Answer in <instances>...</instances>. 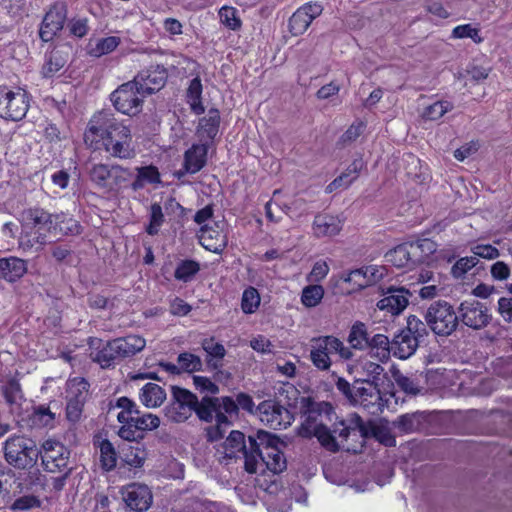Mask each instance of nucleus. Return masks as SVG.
Here are the masks:
<instances>
[{
  "label": "nucleus",
  "instance_id": "64",
  "mask_svg": "<svg viewBox=\"0 0 512 512\" xmlns=\"http://www.w3.org/2000/svg\"><path fill=\"white\" fill-rule=\"evenodd\" d=\"M310 358L315 367L320 370H328L331 366V359L326 355V352L321 350L315 343L312 345Z\"/></svg>",
  "mask_w": 512,
  "mask_h": 512
},
{
  "label": "nucleus",
  "instance_id": "48",
  "mask_svg": "<svg viewBox=\"0 0 512 512\" xmlns=\"http://www.w3.org/2000/svg\"><path fill=\"white\" fill-rule=\"evenodd\" d=\"M279 395L280 398L277 402L283 405L284 408H289L294 413L298 406H301V399L304 397L300 396L299 390L293 385H290L287 388H281Z\"/></svg>",
  "mask_w": 512,
  "mask_h": 512
},
{
  "label": "nucleus",
  "instance_id": "20",
  "mask_svg": "<svg viewBox=\"0 0 512 512\" xmlns=\"http://www.w3.org/2000/svg\"><path fill=\"white\" fill-rule=\"evenodd\" d=\"M411 293L404 287L390 286L386 295L378 301L377 307L391 315H399L408 305Z\"/></svg>",
  "mask_w": 512,
  "mask_h": 512
},
{
  "label": "nucleus",
  "instance_id": "10",
  "mask_svg": "<svg viewBox=\"0 0 512 512\" xmlns=\"http://www.w3.org/2000/svg\"><path fill=\"white\" fill-rule=\"evenodd\" d=\"M459 323L473 329L481 330L487 327L492 315L486 304L478 300H465L461 302L457 308Z\"/></svg>",
  "mask_w": 512,
  "mask_h": 512
},
{
  "label": "nucleus",
  "instance_id": "42",
  "mask_svg": "<svg viewBox=\"0 0 512 512\" xmlns=\"http://www.w3.org/2000/svg\"><path fill=\"white\" fill-rule=\"evenodd\" d=\"M111 166L97 163L88 168L90 181L100 189L108 191Z\"/></svg>",
  "mask_w": 512,
  "mask_h": 512
},
{
  "label": "nucleus",
  "instance_id": "44",
  "mask_svg": "<svg viewBox=\"0 0 512 512\" xmlns=\"http://www.w3.org/2000/svg\"><path fill=\"white\" fill-rule=\"evenodd\" d=\"M121 43V39L117 36H108L98 39L95 46L88 45V54L91 57L99 58L103 55L113 52Z\"/></svg>",
  "mask_w": 512,
  "mask_h": 512
},
{
  "label": "nucleus",
  "instance_id": "30",
  "mask_svg": "<svg viewBox=\"0 0 512 512\" xmlns=\"http://www.w3.org/2000/svg\"><path fill=\"white\" fill-rule=\"evenodd\" d=\"M2 395L10 408V412L19 413L25 400L21 385L15 378L9 379L1 387Z\"/></svg>",
  "mask_w": 512,
  "mask_h": 512
},
{
  "label": "nucleus",
  "instance_id": "62",
  "mask_svg": "<svg viewBox=\"0 0 512 512\" xmlns=\"http://www.w3.org/2000/svg\"><path fill=\"white\" fill-rule=\"evenodd\" d=\"M221 22L228 28L236 30L241 26V21L237 15V10L233 7L224 6L219 10Z\"/></svg>",
  "mask_w": 512,
  "mask_h": 512
},
{
  "label": "nucleus",
  "instance_id": "56",
  "mask_svg": "<svg viewBox=\"0 0 512 512\" xmlns=\"http://www.w3.org/2000/svg\"><path fill=\"white\" fill-rule=\"evenodd\" d=\"M427 322H423L420 318L415 315H410L407 318V325L403 330H405L410 335L416 337L418 341L423 340L426 336H428L427 330Z\"/></svg>",
  "mask_w": 512,
  "mask_h": 512
},
{
  "label": "nucleus",
  "instance_id": "37",
  "mask_svg": "<svg viewBox=\"0 0 512 512\" xmlns=\"http://www.w3.org/2000/svg\"><path fill=\"white\" fill-rule=\"evenodd\" d=\"M425 418L424 412L407 413L399 416L393 422V426L402 433H412L421 428Z\"/></svg>",
  "mask_w": 512,
  "mask_h": 512
},
{
  "label": "nucleus",
  "instance_id": "8",
  "mask_svg": "<svg viewBox=\"0 0 512 512\" xmlns=\"http://www.w3.org/2000/svg\"><path fill=\"white\" fill-rule=\"evenodd\" d=\"M250 450L245 445V435L238 430L230 432L224 442V453L227 458L237 457V453H241L245 459V470L248 473H256V435H249Z\"/></svg>",
  "mask_w": 512,
  "mask_h": 512
},
{
  "label": "nucleus",
  "instance_id": "26",
  "mask_svg": "<svg viewBox=\"0 0 512 512\" xmlns=\"http://www.w3.org/2000/svg\"><path fill=\"white\" fill-rule=\"evenodd\" d=\"M207 144H194L184 154V168L187 173L195 174L206 164Z\"/></svg>",
  "mask_w": 512,
  "mask_h": 512
},
{
  "label": "nucleus",
  "instance_id": "38",
  "mask_svg": "<svg viewBox=\"0 0 512 512\" xmlns=\"http://www.w3.org/2000/svg\"><path fill=\"white\" fill-rule=\"evenodd\" d=\"M386 261L397 268L412 269V259L410 256L408 242H404L385 254Z\"/></svg>",
  "mask_w": 512,
  "mask_h": 512
},
{
  "label": "nucleus",
  "instance_id": "47",
  "mask_svg": "<svg viewBox=\"0 0 512 512\" xmlns=\"http://www.w3.org/2000/svg\"><path fill=\"white\" fill-rule=\"evenodd\" d=\"M310 24V18L306 12L298 8L289 18L288 28L293 36H299L307 30Z\"/></svg>",
  "mask_w": 512,
  "mask_h": 512
},
{
  "label": "nucleus",
  "instance_id": "54",
  "mask_svg": "<svg viewBox=\"0 0 512 512\" xmlns=\"http://www.w3.org/2000/svg\"><path fill=\"white\" fill-rule=\"evenodd\" d=\"M341 279L344 282L353 284V288L351 290H348L347 293L359 291L369 286V281H367L364 267L352 270L347 274H343L341 276Z\"/></svg>",
  "mask_w": 512,
  "mask_h": 512
},
{
  "label": "nucleus",
  "instance_id": "3",
  "mask_svg": "<svg viewBox=\"0 0 512 512\" xmlns=\"http://www.w3.org/2000/svg\"><path fill=\"white\" fill-rule=\"evenodd\" d=\"M430 330L437 336L448 337L459 326L457 310L445 300H437L430 304L424 315Z\"/></svg>",
  "mask_w": 512,
  "mask_h": 512
},
{
  "label": "nucleus",
  "instance_id": "5",
  "mask_svg": "<svg viewBox=\"0 0 512 512\" xmlns=\"http://www.w3.org/2000/svg\"><path fill=\"white\" fill-rule=\"evenodd\" d=\"M284 446V442L277 435L258 429V458L261 460V465L271 471L273 476L286 467V460L281 450Z\"/></svg>",
  "mask_w": 512,
  "mask_h": 512
},
{
  "label": "nucleus",
  "instance_id": "58",
  "mask_svg": "<svg viewBox=\"0 0 512 512\" xmlns=\"http://www.w3.org/2000/svg\"><path fill=\"white\" fill-rule=\"evenodd\" d=\"M452 108V103L448 101H436L425 108L422 116L426 120L435 121L440 119L446 112L450 111Z\"/></svg>",
  "mask_w": 512,
  "mask_h": 512
},
{
  "label": "nucleus",
  "instance_id": "28",
  "mask_svg": "<svg viewBox=\"0 0 512 512\" xmlns=\"http://www.w3.org/2000/svg\"><path fill=\"white\" fill-rule=\"evenodd\" d=\"M109 181V192H120L126 188H131L134 180V171L128 167L115 164L111 165Z\"/></svg>",
  "mask_w": 512,
  "mask_h": 512
},
{
  "label": "nucleus",
  "instance_id": "60",
  "mask_svg": "<svg viewBox=\"0 0 512 512\" xmlns=\"http://www.w3.org/2000/svg\"><path fill=\"white\" fill-rule=\"evenodd\" d=\"M164 222V214L159 203H153L150 207V222L146 227L147 234L154 236L158 234L161 225Z\"/></svg>",
  "mask_w": 512,
  "mask_h": 512
},
{
  "label": "nucleus",
  "instance_id": "16",
  "mask_svg": "<svg viewBox=\"0 0 512 512\" xmlns=\"http://www.w3.org/2000/svg\"><path fill=\"white\" fill-rule=\"evenodd\" d=\"M167 78V69L163 65L155 64L139 71L133 80L146 97L160 91L165 86Z\"/></svg>",
  "mask_w": 512,
  "mask_h": 512
},
{
  "label": "nucleus",
  "instance_id": "40",
  "mask_svg": "<svg viewBox=\"0 0 512 512\" xmlns=\"http://www.w3.org/2000/svg\"><path fill=\"white\" fill-rule=\"evenodd\" d=\"M202 91L201 79L197 76L190 81L186 91L187 102L190 104L191 110L197 115L205 111L202 104Z\"/></svg>",
  "mask_w": 512,
  "mask_h": 512
},
{
  "label": "nucleus",
  "instance_id": "63",
  "mask_svg": "<svg viewBox=\"0 0 512 512\" xmlns=\"http://www.w3.org/2000/svg\"><path fill=\"white\" fill-rule=\"evenodd\" d=\"M454 38H471L475 43H481L483 38L479 35V30L473 28L470 24L459 25L452 31Z\"/></svg>",
  "mask_w": 512,
  "mask_h": 512
},
{
  "label": "nucleus",
  "instance_id": "18",
  "mask_svg": "<svg viewBox=\"0 0 512 512\" xmlns=\"http://www.w3.org/2000/svg\"><path fill=\"white\" fill-rule=\"evenodd\" d=\"M357 432L363 439L377 436L375 427L371 423L366 424L357 413L350 414L347 418L335 424L333 429V433L338 434L344 440L351 434L356 435Z\"/></svg>",
  "mask_w": 512,
  "mask_h": 512
},
{
  "label": "nucleus",
  "instance_id": "45",
  "mask_svg": "<svg viewBox=\"0 0 512 512\" xmlns=\"http://www.w3.org/2000/svg\"><path fill=\"white\" fill-rule=\"evenodd\" d=\"M200 271V264L191 259L181 260L175 269L174 277L184 283L190 282Z\"/></svg>",
  "mask_w": 512,
  "mask_h": 512
},
{
  "label": "nucleus",
  "instance_id": "57",
  "mask_svg": "<svg viewBox=\"0 0 512 512\" xmlns=\"http://www.w3.org/2000/svg\"><path fill=\"white\" fill-rule=\"evenodd\" d=\"M479 264V259L473 256H466L458 259L451 268V274L456 279H462L468 271Z\"/></svg>",
  "mask_w": 512,
  "mask_h": 512
},
{
  "label": "nucleus",
  "instance_id": "34",
  "mask_svg": "<svg viewBox=\"0 0 512 512\" xmlns=\"http://www.w3.org/2000/svg\"><path fill=\"white\" fill-rule=\"evenodd\" d=\"M166 399L165 390L155 383L145 384L140 393V400L147 408H156L163 404Z\"/></svg>",
  "mask_w": 512,
  "mask_h": 512
},
{
  "label": "nucleus",
  "instance_id": "1",
  "mask_svg": "<svg viewBox=\"0 0 512 512\" xmlns=\"http://www.w3.org/2000/svg\"><path fill=\"white\" fill-rule=\"evenodd\" d=\"M231 414L237 410L230 396L211 397L204 396L201 400L190 390L171 386V402L165 408L166 417L175 423L185 422L194 412L200 421L211 423L215 418L216 425L206 429L209 442L222 439L228 427L232 425L227 416L221 411Z\"/></svg>",
  "mask_w": 512,
  "mask_h": 512
},
{
  "label": "nucleus",
  "instance_id": "13",
  "mask_svg": "<svg viewBox=\"0 0 512 512\" xmlns=\"http://www.w3.org/2000/svg\"><path fill=\"white\" fill-rule=\"evenodd\" d=\"M159 426L160 419L158 416L151 413L142 415L139 413L130 419L129 425L121 426L117 434L123 440L140 442L144 439L147 431L155 430Z\"/></svg>",
  "mask_w": 512,
  "mask_h": 512
},
{
  "label": "nucleus",
  "instance_id": "33",
  "mask_svg": "<svg viewBox=\"0 0 512 512\" xmlns=\"http://www.w3.org/2000/svg\"><path fill=\"white\" fill-rule=\"evenodd\" d=\"M220 113L218 109L211 108L207 115L200 119L198 134L201 138L212 141L219 132Z\"/></svg>",
  "mask_w": 512,
  "mask_h": 512
},
{
  "label": "nucleus",
  "instance_id": "2",
  "mask_svg": "<svg viewBox=\"0 0 512 512\" xmlns=\"http://www.w3.org/2000/svg\"><path fill=\"white\" fill-rule=\"evenodd\" d=\"M99 140H102L104 150L114 158L135 157L130 129L119 122L110 110L94 114L84 133V141L89 146H93Z\"/></svg>",
  "mask_w": 512,
  "mask_h": 512
},
{
  "label": "nucleus",
  "instance_id": "21",
  "mask_svg": "<svg viewBox=\"0 0 512 512\" xmlns=\"http://www.w3.org/2000/svg\"><path fill=\"white\" fill-rule=\"evenodd\" d=\"M28 270V262L16 256L0 258V278L14 283L21 279Z\"/></svg>",
  "mask_w": 512,
  "mask_h": 512
},
{
  "label": "nucleus",
  "instance_id": "29",
  "mask_svg": "<svg viewBox=\"0 0 512 512\" xmlns=\"http://www.w3.org/2000/svg\"><path fill=\"white\" fill-rule=\"evenodd\" d=\"M25 220L39 230L53 231L57 223L56 214H51L42 208H29L24 211Z\"/></svg>",
  "mask_w": 512,
  "mask_h": 512
},
{
  "label": "nucleus",
  "instance_id": "59",
  "mask_svg": "<svg viewBox=\"0 0 512 512\" xmlns=\"http://www.w3.org/2000/svg\"><path fill=\"white\" fill-rule=\"evenodd\" d=\"M84 401V397L81 393L68 400L66 406V416L70 422L75 423L80 420L84 407Z\"/></svg>",
  "mask_w": 512,
  "mask_h": 512
},
{
  "label": "nucleus",
  "instance_id": "49",
  "mask_svg": "<svg viewBox=\"0 0 512 512\" xmlns=\"http://www.w3.org/2000/svg\"><path fill=\"white\" fill-rule=\"evenodd\" d=\"M57 223H55L53 231H59L62 235H79L82 227L78 221L68 218L65 214H56Z\"/></svg>",
  "mask_w": 512,
  "mask_h": 512
},
{
  "label": "nucleus",
  "instance_id": "43",
  "mask_svg": "<svg viewBox=\"0 0 512 512\" xmlns=\"http://www.w3.org/2000/svg\"><path fill=\"white\" fill-rule=\"evenodd\" d=\"M391 375L396 385L407 395L416 396L423 390L414 378L404 375L399 369L393 368Z\"/></svg>",
  "mask_w": 512,
  "mask_h": 512
},
{
  "label": "nucleus",
  "instance_id": "52",
  "mask_svg": "<svg viewBox=\"0 0 512 512\" xmlns=\"http://www.w3.org/2000/svg\"><path fill=\"white\" fill-rule=\"evenodd\" d=\"M324 296V289L321 285H308L303 288L301 301L305 307L317 306Z\"/></svg>",
  "mask_w": 512,
  "mask_h": 512
},
{
  "label": "nucleus",
  "instance_id": "25",
  "mask_svg": "<svg viewBox=\"0 0 512 512\" xmlns=\"http://www.w3.org/2000/svg\"><path fill=\"white\" fill-rule=\"evenodd\" d=\"M419 342L415 336L401 329L392 339L393 355L402 360L408 359L416 352Z\"/></svg>",
  "mask_w": 512,
  "mask_h": 512
},
{
  "label": "nucleus",
  "instance_id": "14",
  "mask_svg": "<svg viewBox=\"0 0 512 512\" xmlns=\"http://www.w3.org/2000/svg\"><path fill=\"white\" fill-rule=\"evenodd\" d=\"M42 465L47 472H61L67 468L70 452L60 442L46 440L40 450Z\"/></svg>",
  "mask_w": 512,
  "mask_h": 512
},
{
  "label": "nucleus",
  "instance_id": "23",
  "mask_svg": "<svg viewBox=\"0 0 512 512\" xmlns=\"http://www.w3.org/2000/svg\"><path fill=\"white\" fill-rule=\"evenodd\" d=\"M412 265L429 263L430 257L437 251L438 245L431 239H418L408 242Z\"/></svg>",
  "mask_w": 512,
  "mask_h": 512
},
{
  "label": "nucleus",
  "instance_id": "39",
  "mask_svg": "<svg viewBox=\"0 0 512 512\" xmlns=\"http://www.w3.org/2000/svg\"><path fill=\"white\" fill-rule=\"evenodd\" d=\"M361 374L359 378H355L357 384H374L380 385L381 376L384 374V368L375 362L365 361L361 364Z\"/></svg>",
  "mask_w": 512,
  "mask_h": 512
},
{
  "label": "nucleus",
  "instance_id": "61",
  "mask_svg": "<svg viewBox=\"0 0 512 512\" xmlns=\"http://www.w3.org/2000/svg\"><path fill=\"white\" fill-rule=\"evenodd\" d=\"M55 414L49 407L39 405L34 409L32 414V423L37 426L46 427L53 423Z\"/></svg>",
  "mask_w": 512,
  "mask_h": 512
},
{
  "label": "nucleus",
  "instance_id": "27",
  "mask_svg": "<svg viewBox=\"0 0 512 512\" xmlns=\"http://www.w3.org/2000/svg\"><path fill=\"white\" fill-rule=\"evenodd\" d=\"M312 342L321 350L326 352L328 357L332 354H338L340 358L344 360H349L353 357L351 349L344 346L343 342L335 336H320L318 338H313Z\"/></svg>",
  "mask_w": 512,
  "mask_h": 512
},
{
  "label": "nucleus",
  "instance_id": "32",
  "mask_svg": "<svg viewBox=\"0 0 512 512\" xmlns=\"http://www.w3.org/2000/svg\"><path fill=\"white\" fill-rule=\"evenodd\" d=\"M135 172L136 174L134 173V180L131 184L133 191L143 189L146 184H158L161 182L158 168L153 165L136 167Z\"/></svg>",
  "mask_w": 512,
  "mask_h": 512
},
{
  "label": "nucleus",
  "instance_id": "53",
  "mask_svg": "<svg viewBox=\"0 0 512 512\" xmlns=\"http://www.w3.org/2000/svg\"><path fill=\"white\" fill-rule=\"evenodd\" d=\"M66 22L69 34L73 37L81 39L90 31L89 19L87 17L74 16L67 19Z\"/></svg>",
  "mask_w": 512,
  "mask_h": 512
},
{
  "label": "nucleus",
  "instance_id": "41",
  "mask_svg": "<svg viewBox=\"0 0 512 512\" xmlns=\"http://www.w3.org/2000/svg\"><path fill=\"white\" fill-rule=\"evenodd\" d=\"M348 343L351 348L357 350H364L367 348V344L370 340L369 333L367 331V327L363 322L357 321L355 322L349 332L348 335Z\"/></svg>",
  "mask_w": 512,
  "mask_h": 512
},
{
  "label": "nucleus",
  "instance_id": "15",
  "mask_svg": "<svg viewBox=\"0 0 512 512\" xmlns=\"http://www.w3.org/2000/svg\"><path fill=\"white\" fill-rule=\"evenodd\" d=\"M379 386L354 382V398L356 399L353 400L352 405H361L371 414L382 413L387 405V400L383 399Z\"/></svg>",
  "mask_w": 512,
  "mask_h": 512
},
{
  "label": "nucleus",
  "instance_id": "46",
  "mask_svg": "<svg viewBox=\"0 0 512 512\" xmlns=\"http://www.w3.org/2000/svg\"><path fill=\"white\" fill-rule=\"evenodd\" d=\"M113 345V340L108 341L102 348L98 349L94 356L93 361L99 363L102 368H109L114 365L116 360H120L119 356L116 355V350Z\"/></svg>",
  "mask_w": 512,
  "mask_h": 512
},
{
  "label": "nucleus",
  "instance_id": "50",
  "mask_svg": "<svg viewBox=\"0 0 512 512\" xmlns=\"http://www.w3.org/2000/svg\"><path fill=\"white\" fill-rule=\"evenodd\" d=\"M313 436H315L318 441L321 443L323 447L331 452H338L340 450V446L336 441L335 436L332 434L331 430L324 424L318 425V427L312 431Z\"/></svg>",
  "mask_w": 512,
  "mask_h": 512
},
{
  "label": "nucleus",
  "instance_id": "12",
  "mask_svg": "<svg viewBox=\"0 0 512 512\" xmlns=\"http://www.w3.org/2000/svg\"><path fill=\"white\" fill-rule=\"evenodd\" d=\"M67 13V5L63 2H57L50 6L39 27L38 34L42 42H52L57 37L64 28Z\"/></svg>",
  "mask_w": 512,
  "mask_h": 512
},
{
  "label": "nucleus",
  "instance_id": "24",
  "mask_svg": "<svg viewBox=\"0 0 512 512\" xmlns=\"http://www.w3.org/2000/svg\"><path fill=\"white\" fill-rule=\"evenodd\" d=\"M146 341L144 338L138 335H128L126 337H119L113 339L114 349L116 355L119 356L120 360L133 357L145 348Z\"/></svg>",
  "mask_w": 512,
  "mask_h": 512
},
{
  "label": "nucleus",
  "instance_id": "35",
  "mask_svg": "<svg viewBox=\"0 0 512 512\" xmlns=\"http://www.w3.org/2000/svg\"><path fill=\"white\" fill-rule=\"evenodd\" d=\"M202 348L207 353V366L211 369H218L222 365V359L226 350L224 346L216 342L214 338H206L202 341Z\"/></svg>",
  "mask_w": 512,
  "mask_h": 512
},
{
  "label": "nucleus",
  "instance_id": "31",
  "mask_svg": "<svg viewBox=\"0 0 512 512\" xmlns=\"http://www.w3.org/2000/svg\"><path fill=\"white\" fill-rule=\"evenodd\" d=\"M200 242L206 250L221 253L226 247V235L207 226L201 228Z\"/></svg>",
  "mask_w": 512,
  "mask_h": 512
},
{
  "label": "nucleus",
  "instance_id": "55",
  "mask_svg": "<svg viewBox=\"0 0 512 512\" xmlns=\"http://www.w3.org/2000/svg\"><path fill=\"white\" fill-rule=\"evenodd\" d=\"M177 363L180 366L181 372H196L202 370V360L199 356L189 352H184L178 355Z\"/></svg>",
  "mask_w": 512,
  "mask_h": 512
},
{
  "label": "nucleus",
  "instance_id": "6",
  "mask_svg": "<svg viewBox=\"0 0 512 512\" xmlns=\"http://www.w3.org/2000/svg\"><path fill=\"white\" fill-rule=\"evenodd\" d=\"M299 413L304 417V421L297 428V435L302 438L310 439L318 425H324L321 422L323 417L331 421V415L335 414L333 406L326 401L316 402L311 397H303Z\"/></svg>",
  "mask_w": 512,
  "mask_h": 512
},
{
  "label": "nucleus",
  "instance_id": "9",
  "mask_svg": "<svg viewBox=\"0 0 512 512\" xmlns=\"http://www.w3.org/2000/svg\"><path fill=\"white\" fill-rule=\"evenodd\" d=\"M29 101L25 91L17 92L0 87V117L5 120L20 121L28 111Z\"/></svg>",
  "mask_w": 512,
  "mask_h": 512
},
{
  "label": "nucleus",
  "instance_id": "7",
  "mask_svg": "<svg viewBox=\"0 0 512 512\" xmlns=\"http://www.w3.org/2000/svg\"><path fill=\"white\" fill-rule=\"evenodd\" d=\"M144 98L145 95L140 92L134 80L120 85L110 95V100L115 109L130 116L136 115L141 111Z\"/></svg>",
  "mask_w": 512,
  "mask_h": 512
},
{
  "label": "nucleus",
  "instance_id": "36",
  "mask_svg": "<svg viewBox=\"0 0 512 512\" xmlns=\"http://www.w3.org/2000/svg\"><path fill=\"white\" fill-rule=\"evenodd\" d=\"M367 348L382 362L387 361L394 350L392 340L390 341L389 338L383 334H375L370 337Z\"/></svg>",
  "mask_w": 512,
  "mask_h": 512
},
{
  "label": "nucleus",
  "instance_id": "22",
  "mask_svg": "<svg viewBox=\"0 0 512 512\" xmlns=\"http://www.w3.org/2000/svg\"><path fill=\"white\" fill-rule=\"evenodd\" d=\"M342 229V221L338 216L318 213L312 224L313 235L317 238L332 237Z\"/></svg>",
  "mask_w": 512,
  "mask_h": 512
},
{
  "label": "nucleus",
  "instance_id": "51",
  "mask_svg": "<svg viewBox=\"0 0 512 512\" xmlns=\"http://www.w3.org/2000/svg\"><path fill=\"white\" fill-rule=\"evenodd\" d=\"M101 466L105 471H111L116 467L117 454L113 444L104 439L100 443Z\"/></svg>",
  "mask_w": 512,
  "mask_h": 512
},
{
  "label": "nucleus",
  "instance_id": "17",
  "mask_svg": "<svg viewBox=\"0 0 512 512\" xmlns=\"http://www.w3.org/2000/svg\"><path fill=\"white\" fill-rule=\"evenodd\" d=\"M120 493L127 507L135 512H145L152 505L153 495L146 484L130 483Z\"/></svg>",
  "mask_w": 512,
  "mask_h": 512
},
{
  "label": "nucleus",
  "instance_id": "11",
  "mask_svg": "<svg viewBox=\"0 0 512 512\" xmlns=\"http://www.w3.org/2000/svg\"><path fill=\"white\" fill-rule=\"evenodd\" d=\"M258 418L268 428L277 430L291 425L294 412L276 400H265L258 404Z\"/></svg>",
  "mask_w": 512,
  "mask_h": 512
},
{
  "label": "nucleus",
  "instance_id": "4",
  "mask_svg": "<svg viewBox=\"0 0 512 512\" xmlns=\"http://www.w3.org/2000/svg\"><path fill=\"white\" fill-rule=\"evenodd\" d=\"M40 453L35 442L23 436L11 437L5 442V460L17 469L32 468Z\"/></svg>",
  "mask_w": 512,
  "mask_h": 512
},
{
  "label": "nucleus",
  "instance_id": "19",
  "mask_svg": "<svg viewBox=\"0 0 512 512\" xmlns=\"http://www.w3.org/2000/svg\"><path fill=\"white\" fill-rule=\"evenodd\" d=\"M73 52V45L69 42H58L46 56L42 66V75L45 78L54 76L69 61Z\"/></svg>",
  "mask_w": 512,
  "mask_h": 512
}]
</instances>
